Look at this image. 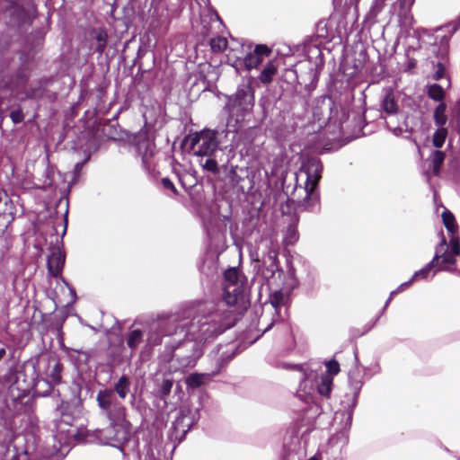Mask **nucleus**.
Wrapping results in <instances>:
<instances>
[{"instance_id":"f257e3e1","label":"nucleus","mask_w":460,"mask_h":460,"mask_svg":"<svg viewBox=\"0 0 460 460\" xmlns=\"http://www.w3.org/2000/svg\"><path fill=\"white\" fill-rule=\"evenodd\" d=\"M240 315L237 309L219 301H207L194 309L159 314L148 326L147 344L164 345V359H175L180 367H194L202 346L232 328Z\"/></svg>"},{"instance_id":"f03ea898","label":"nucleus","mask_w":460,"mask_h":460,"mask_svg":"<svg viewBox=\"0 0 460 460\" xmlns=\"http://www.w3.org/2000/svg\"><path fill=\"white\" fill-rule=\"evenodd\" d=\"M323 164L317 157L303 161L299 172L282 180V189L288 199L307 211H314L319 203L318 183L322 178Z\"/></svg>"},{"instance_id":"7ed1b4c3","label":"nucleus","mask_w":460,"mask_h":460,"mask_svg":"<svg viewBox=\"0 0 460 460\" xmlns=\"http://www.w3.org/2000/svg\"><path fill=\"white\" fill-rule=\"evenodd\" d=\"M99 437L104 444L119 448L126 460H161L160 451L153 443L147 439L139 441L127 417L124 420L109 421V427Z\"/></svg>"},{"instance_id":"20e7f679","label":"nucleus","mask_w":460,"mask_h":460,"mask_svg":"<svg viewBox=\"0 0 460 460\" xmlns=\"http://www.w3.org/2000/svg\"><path fill=\"white\" fill-rule=\"evenodd\" d=\"M254 88L252 78L237 86L234 93L226 95L225 110L227 111V125L239 128L254 107Z\"/></svg>"},{"instance_id":"39448f33","label":"nucleus","mask_w":460,"mask_h":460,"mask_svg":"<svg viewBox=\"0 0 460 460\" xmlns=\"http://www.w3.org/2000/svg\"><path fill=\"white\" fill-rule=\"evenodd\" d=\"M458 255H460L459 240L452 238L447 244L446 238L442 236L440 243L436 247L433 259L422 269L417 270L411 278V281L427 279L435 267H438L439 270L455 271L454 265L456 257Z\"/></svg>"},{"instance_id":"423d86ee","label":"nucleus","mask_w":460,"mask_h":460,"mask_svg":"<svg viewBox=\"0 0 460 460\" xmlns=\"http://www.w3.org/2000/svg\"><path fill=\"white\" fill-rule=\"evenodd\" d=\"M208 401V395L201 394L198 397L196 402H191L187 406H182L169 429V439L181 443L189 430L199 420L201 417L200 411L206 408Z\"/></svg>"},{"instance_id":"0eeeda50","label":"nucleus","mask_w":460,"mask_h":460,"mask_svg":"<svg viewBox=\"0 0 460 460\" xmlns=\"http://www.w3.org/2000/svg\"><path fill=\"white\" fill-rule=\"evenodd\" d=\"M246 286L247 279L239 268L229 267L223 271V296L219 302L241 313L245 301Z\"/></svg>"},{"instance_id":"6e6552de","label":"nucleus","mask_w":460,"mask_h":460,"mask_svg":"<svg viewBox=\"0 0 460 460\" xmlns=\"http://www.w3.org/2000/svg\"><path fill=\"white\" fill-rule=\"evenodd\" d=\"M218 135L217 130L203 129L188 135L185 143L197 156L215 155L219 151Z\"/></svg>"},{"instance_id":"1a4fd4ad","label":"nucleus","mask_w":460,"mask_h":460,"mask_svg":"<svg viewBox=\"0 0 460 460\" xmlns=\"http://www.w3.org/2000/svg\"><path fill=\"white\" fill-rule=\"evenodd\" d=\"M96 402L100 415L108 421L124 420V417H127V408L113 394L111 388L100 389L96 394Z\"/></svg>"},{"instance_id":"9d476101","label":"nucleus","mask_w":460,"mask_h":460,"mask_svg":"<svg viewBox=\"0 0 460 460\" xmlns=\"http://www.w3.org/2000/svg\"><path fill=\"white\" fill-rule=\"evenodd\" d=\"M256 267H258V274L267 281L274 279L276 274L280 277L282 270L279 265L278 251L275 248L269 247L261 259L257 260Z\"/></svg>"},{"instance_id":"9b49d317","label":"nucleus","mask_w":460,"mask_h":460,"mask_svg":"<svg viewBox=\"0 0 460 460\" xmlns=\"http://www.w3.org/2000/svg\"><path fill=\"white\" fill-rule=\"evenodd\" d=\"M28 78L29 73L24 67L19 68L14 75H11L9 70L2 69L0 71V89L14 91L25 85Z\"/></svg>"},{"instance_id":"f8f14e48","label":"nucleus","mask_w":460,"mask_h":460,"mask_svg":"<svg viewBox=\"0 0 460 460\" xmlns=\"http://www.w3.org/2000/svg\"><path fill=\"white\" fill-rule=\"evenodd\" d=\"M136 152L141 157L143 167L151 172L154 169L155 144L147 137H140L136 143Z\"/></svg>"},{"instance_id":"ddd939ff","label":"nucleus","mask_w":460,"mask_h":460,"mask_svg":"<svg viewBox=\"0 0 460 460\" xmlns=\"http://www.w3.org/2000/svg\"><path fill=\"white\" fill-rule=\"evenodd\" d=\"M109 35L107 30L102 27H94L88 33L87 41L90 50H93L102 56L108 46Z\"/></svg>"},{"instance_id":"4468645a","label":"nucleus","mask_w":460,"mask_h":460,"mask_svg":"<svg viewBox=\"0 0 460 460\" xmlns=\"http://www.w3.org/2000/svg\"><path fill=\"white\" fill-rule=\"evenodd\" d=\"M157 317L155 318V320ZM155 321V319H152L151 321L147 322L145 325V330L140 329H133L129 331L126 336V342L127 346L130 349L132 352L136 351L139 345L146 342V349H153L154 347L148 346L147 344V332H148V326L149 324Z\"/></svg>"},{"instance_id":"2eb2a0df","label":"nucleus","mask_w":460,"mask_h":460,"mask_svg":"<svg viewBox=\"0 0 460 460\" xmlns=\"http://www.w3.org/2000/svg\"><path fill=\"white\" fill-rule=\"evenodd\" d=\"M270 52V49L267 45H256L253 51L248 53L243 59V64L246 69L251 70L252 68H257L262 62L263 58L268 57Z\"/></svg>"},{"instance_id":"dca6fc26","label":"nucleus","mask_w":460,"mask_h":460,"mask_svg":"<svg viewBox=\"0 0 460 460\" xmlns=\"http://www.w3.org/2000/svg\"><path fill=\"white\" fill-rule=\"evenodd\" d=\"M63 365L56 357H49L45 367L48 383L58 385L62 381Z\"/></svg>"},{"instance_id":"f3484780","label":"nucleus","mask_w":460,"mask_h":460,"mask_svg":"<svg viewBox=\"0 0 460 460\" xmlns=\"http://www.w3.org/2000/svg\"><path fill=\"white\" fill-rule=\"evenodd\" d=\"M219 373V368L209 373H192L186 376L185 384L188 389H197L203 385L209 383L212 378Z\"/></svg>"},{"instance_id":"a211bd4d","label":"nucleus","mask_w":460,"mask_h":460,"mask_svg":"<svg viewBox=\"0 0 460 460\" xmlns=\"http://www.w3.org/2000/svg\"><path fill=\"white\" fill-rule=\"evenodd\" d=\"M4 11L10 14V22L13 24H19L25 15V10L20 3V0H6Z\"/></svg>"},{"instance_id":"6ab92c4d","label":"nucleus","mask_w":460,"mask_h":460,"mask_svg":"<svg viewBox=\"0 0 460 460\" xmlns=\"http://www.w3.org/2000/svg\"><path fill=\"white\" fill-rule=\"evenodd\" d=\"M65 265V255L60 251H55L48 259V270L49 274L58 277Z\"/></svg>"},{"instance_id":"aec40b11","label":"nucleus","mask_w":460,"mask_h":460,"mask_svg":"<svg viewBox=\"0 0 460 460\" xmlns=\"http://www.w3.org/2000/svg\"><path fill=\"white\" fill-rule=\"evenodd\" d=\"M130 386L131 380L129 376L122 375L116 382H114L113 386L111 388L114 395L124 400L130 392Z\"/></svg>"},{"instance_id":"412c9836","label":"nucleus","mask_w":460,"mask_h":460,"mask_svg":"<svg viewBox=\"0 0 460 460\" xmlns=\"http://www.w3.org/2000/svg\"><path fill=\"white\" fill-rule=\"evenodd\" d=\"M16 215V208L13 200L4 193L0 194V217H6L8 222L14 220Z\"/></svg>"},{"instance_id":"4be33fe9","label":"nucleus","mask_w":460,"mask_h":460,"mask_svg":"<svg viewBox=\"0 0 460 460\" xmlns=\"http://www.w3.org/2000/svg\"><path fill=\"white\" fill-rule=\"evenodd\" d=\"M380 106L382 111L390 116L397 114L399 111V105L392 91L385 93L381 100Z\"/></svg>"},{"instance_id":"5701e85b","label":"nucleus","mask_w":460,"mask_h":460,"mask_svg":"<svg viewBox=\"0 0 460 460\" xmlns=\"http://www.w3.org/2000/svg\"><path fill=\"white\" fill-rule=\"evenodd\" d=\"M349 379L350 388L353 391V402L351 406L353 408L357 403V399L363 386L364 382L362 380L361 374L358 370L351 371L349 373Z\"/></svg>"},{"instance_id":"b1692460","label":"nucleus","mask_w":460,"mask_h":460,"mask_svg":"<svg viewBox=\"0 0 460 460\" xmlns=\"http://www.w3.org/2000/svg\"><path fill=\"white\" fill-rule=\"evenodd\" d=\"M421 117L418 113H407L404 116L402 125L404 127L405 133L411 135L417 128L420 127Z\"/></svg>"},{"instance_id":"393cba45","label":"nucleus","mask_w":460,"mask_h":460,"mask_svg":"<svg viewBox=\"0 0 460 460\" xmlns=\"http://www.w3.org/2000/svg\"><path fill=\"white\" fill-rule=\"evenodd\" d=\"M199 157V164L204 171L211 172L213 174H217L220 172L217 161V154H215V155H203Z\"/></svg>"},{"instance_id":"a878e982","label":"nucleus","mask_w":460,"mask_h":460,"mask_svg":"<svg viewBox=\"0 0 460 460\" xmlns=\"http://www.w3.org/2000/svg\"><path fill=\"white\" fill-rule=\"evenodd\" d=\"M448 62L447 56L442 54L437 61H432L434 73L432 78L436 81L442 79L446 75L447 65Z\"/></svg>"},{"instance_id":"bb28decb","label":"nucleus","mask_w":460,"mask_h":460,"mask_svg":"<svg viewBox=\"0 0 460 460\" xmlns=\"http://www.w3.org/2000/svg\"><path fill=\"white\" fill-rule=\"evenodd\" d=\"M447 103L439 102L433 111V119L437 127H445L447 122Z\"/></svg>"},{"instance_id":"cd10ccee","label":"nucleus","mask_w":460,"mask_h":460,"mask_svg":"<svg viewBox=\"0 0 460 460\" xmlns=\"http://www.w3.org/2000/svg\"><path fill=\"white\" fill-rule=\"evenodd\" d=\"M277 73V66L273 62H268L259 75V80L263 84H268L272 82L274 75Z\"/></svg>"},{"instance_id":"c85d7f7f","label":"nucleus","mask_w":460,"mask_h":460,"mask_svg":"<svg viewBox=\"0 0 460 460\" xmlns=\"http://www.w3.org/2000/svg\"><path fill=\"white\" fill-rule=\"evenodd\" d=\"M442 220L445 227L447 230L452 234V238H456L455 234L457 232V225L456 223L455 216L451 211L445 208V210L442 213ZM458 240V238L456 237Z\"/></svg>"},{"instance_id":"c756f323","label":"nucleus","mask_w":460,"mask_h":460,"mask_svg":"<svg viewBox=\"0 0 460 460\" xmlns=\"http://www.w3.org/2000/svg\"><path fill=\"white\" fill-rule=\"evenodd\" d=\"M386 9V0H374L367 14L368 20L376 21Z\"/></svg>"},{"instance_id":"7c9ffc66","label":"nucleus","mask_w":460,"mask_h":460,"mask_svg":"<svg viewBox=\"0 0 460 460\" xmlns=\"http://www.w3.org/2000/svg\"><path fill=\"white\" fill-rule=\"evenodd\" d=\"M427 95L435 102H444L446 95L444 88L438 84H431L427 85Z\"/></svg>"},{"instance_id":"2f4dec72","label":"nucleus","mask_w":460,"mask_h":460,"mask_svg":"<svg viewBox=\"0 0 460 460\" xmlns=\"http://www.w3.org/2000/svg\"><path fill=\"white\" fill-rule=\"evenodd\" d=\"M288 296L282 290H275L270 295V303L276 312L287 304Z\"/></svg>"},{"instance_id":"473e14b6","label":"nucleus","mask_w":460,"mask_h":460,"mask_svg":"<svg viewBox=\"0 0 460 460\" xmlns=\"http://www.w3.org/2000/svg\"><path fill=\"white\" fill-rule=\"evenodd\" d=\"M49 83V80H40L39 82V85L35 87H31L27 93L26 97L28 99L32 100H42L44 99V93L46 92L45 84Z\"/></svg>"},{"instance_id":"72a5a7b5","label":"nucleus","mask_w":460,"mask_h":460,"mask_svg":"<svg viewBox=\"0 0 460 460\" xmlns=\"http://www.w3.org/2000/svg\"><path fill=\"white\" fill-rule=\"evenodd\" d=\"M448 130L445 127H438L432 136V144L436 148H441L447 137Z\"/></svg>"},{"instance_id":"f704fd0d","label":"nucleus","mask_w":460,"mask_h":460,"mask_svg":"<svg viewBox=\"0 0 460 460\" xmlns=\"http://www.w3.org/2000/svg\"><path fill=\"white\" fill-rule=\"evenodd\" d=\"M332 378L330 376H323L317 385L318 393L323 396H329L332 391Z\"/></svg>"},{"instance_id":"c9c22d12","label":"nucleus","mask_w":460,"mask_h":460,"mask_svg":"<svg viewBox=\"0 0 460 460\" xmlns=\"http://www.w3.org/2000/svg\"><path fill=\"white\" fill-rule=\"evenodd\" d=\"M200 271L202 274L213 279L215 276L218 275L217 263L214 260H207L200 268Z\"/></svg>"},{"instance_id":"e433bc0d","label":"nucleus","mask_w":460,"mask_h":460,"mask_svg":"<svg viewBox=\"0 0 460 460\" xmlns=\"http://www.w3.org/2000/svg\"><path fill=\"white\" fill-rule=\"evenodd\" d=\"M445 158H446V155L443 151L436 150V151L432 152L431 163H432L433 172L435 174H438L439 172L441 165L443 164Z\"/></svg>"},{"instance_id":"4c0bfd02","label":"nucleus","mask_w":460,"mask_h":460,"mask_svg":"<svg viewBox=\"0 0 460 460\" xmlns=\"http://www.w3.org/2000/svg\"><path fill=\"white\" fill-rule=\"evenodd\" d=\"M172 386L173 381L169 378H164L157 389V394L159 398L162 400H165L167 396L170 394Z\"/></svg>"},{"instance_id":"58836bf2","label":"nucleus","mask_w":460,"mask_h":460,"mask_svg":"<svg viewBox=\"0 0 460 460\" xmlns=\"http://www.w3.org/2000/svg\"><path fill=\"white\" fill-rule=\"evenodd\" d=\"M210 47L213 52H222L227 47V40L225 37H216L210 40Z\"/></svg>"},{"instance_id":"ea45409f","label":"nucleus","mask_w":460,"mask_h":460,"mask_svg":"<svg viewBox=\"0 0 460 460\" xmlns=\"http://www.w3.org/2000/svg\"><path fill=\"white\" fill-rule=\"evenodd\" d=\"M10 118L14 124H19L22 122L24 119V113L22 111V109L19 107L15 110H13L10 112Z\"/></svg>"},{"instance_id":"a19ab883","label":"nucleus","mask_w":460,"mask_h":460,"mask_svg":"<svg viewBox=\"0 0 460 460\" xmlns=\"http://www.w3.org/2000/svg\"><path fill=\"white\" fill-rule=\"evenodd\" d=\"M220 349H226V350L222 352L221 357L218 360H220L221 362L225 361L226 363H227L233 358V349H228L227 346H220ZM220 365H222V363H220Z\"/></svg>"},{"instance_id":"79ce46f5","label":"nucleus","mask_w":460,"mask_h":460,"mask_svg":"<svg viewBox=\"0 0 460 460\" xmlns=\"http://www.w3.org/2000/svg\"><path fill=\"white\" fill-rule=\"evenodd\" d=\"M415 0H399L400 7L403 12L404 15H407L410 13L411 6L413 5Z\"/></svg>"},{"instance_id":"37998d69","label":"nucleus","mask_w":460,"mask_h":460,"mask_svg":"<svg viewBox=\"0 0 460 460\" xmlns=\"http://www.w3.org/2000/svg\"><path fill=\"white\" fill-rule=\"evenodd\" d=\"M326 367H327V371L332 375H336L340 371V366H339L338 362L335 360H331V361L327 362Z\"/></svg>"},{"instance_id":"c03bdc74","label":"nucleus","mask_w":460,"mask_h":460,"mask_svg":"<svg viewBox=\"0 0 460 460\" xmlns=\"http://www.w3.org/2000/svg\"><path fill=\"white\" fill-rule=\"evenodd\" d=\"M320 102H321L322 108H324L329 111V116H330L332 113V108L333 106V102H332V98L323 97V98H322Z\"/></svg>"},{"instance_id":"a18cd8bd","label":"nucleus","mask_w":460,"mask_h":460,"mask_svg":"<svg viewBox=\"0 0 460 460\" xmlns=\"http://www.w3.org/2000/svg\"><path fill=\"white\" fill-rule=\"evenodd\" d=\"M88 160H89V156H87L84 161L78 162L75 164L74 179H75L79 176L81 170L83 169V167L84 166V164L87 163Z\"/></svg>"},{"instance_id":"49530a36","label":"nucleus","mask_w":460,"mask_h":460,"mask_svg":"<svg viewBox=\"0 0 460 460\" xmlns=\"http://www.w3.org/2000/svg\"><path fill=\"white\" fill-rule=\"evenodd\" d=\"M162 185L164 189L172 190L173 193H176V188L172 181L169 178H163L162 179Z\"/></svg>"},{"instance_id":"de8ad7c7","label":"nucleus","mask_w":460,"mask_h":460,"mask_svg":"<svg viewBox=\"0 0 460 460\" xmlns=\"http://www.w3.org/2000/svg\"><path fill=\"white\" fill-rule=\"evenodd\" d=\"M298 236H297V233L296 231V229L294 227H291L289 226L288 229V234H287V239H288V242L290 243L296 242L297 240Z\"/></svg>"},{"instance_id":"09e8293b","label":"nucleus","mask_w":460,"mask_h":460,"mask_svg":"<svg viewBox=\"0 0 460 460\" xmlns=\"http://www.w3.org/2000/svg\"><path fill=\"white\" fill-rule=\"evenodd\" d=\"M387 128L389 130H391L393 132V134L396 137H399V136H402L403 133H405V130H404V127L403 125L402 124V126H398V127H394V128H392L388 123H387Z\"/></svg>"},{"instance_id":"8fccbe9b","label":"nucleus","mask_w":460,"mask_h":460,"mask_svg":"<svg viewBox=\"0 0 460 460\" xmlns=\"http://www.w3.org/2000/svg\"><path fill=\"white\" fill-rule=\"evenodd\" d=\"M392 298L391 297H388V299L385 301V305L380 313L379 315H377V317L375 319L374 323L366 330V332H368L376 323V322L378 321V319L380 318V316L385 313V311L386 310L388 305L390 304Z\"/></svg>"},{"instance_id":"3c124183","label":"nucleus","mask_w":460,"mask_h":460,"mask_svg":"<svg viewBox=\"0 0 460 460\" xmlns=\"http://www.w3.org/2000/svg\"><path fill=\"white\" fill-rule=\"evenodd\" d=\"M45 98L48 99L50 102H53L57 99V93L46 89V92L44 93V99Z\"/></svg>"},{"instance_id":"603ef678","label":"nucleus","mask_w":460,"mask_h":460,"mask_svg":"<svg viewBox=\"0 0 460 460\" xmlns=\"http://www.w3.org/2000/svg\"><path fill=\"white\" fill-rule=\"evenodd\" d=\"M452 112L456 115V117L460 119V99L456 102L455 106L452 109Z\"/></svg>"},{"instance_id":"864d4df0","label":"nucleus","mask_w":460,"mask_h":460,"mask_svg":"<svg viewBox=\"0 0 460 460\" xmlns=\"http://www.w3.org/2000/svg\"><path fill=\"white\" fill-rule=\"evenodd\" d=\"M283 367L287 368V369H293V370L302 371V367L300 365L284 363L283 364Z\"/></svg>"},{"instance_id":"5fc2aeb1","label":"nucleus","mask_w":460,"mask_h":460,"mask_svg":"<svg viewBox=\"0 0 460 460\" xmlns=\"http://www.w3.org/2000/svg\"><path fill=\"white\" fill-rule=\"evenodd\" d=\"M7 357V350L5 346L0 347V362L4 361Z\"/></svg>"},{"instance_id":"6e6d98bb","label":"nucleus","mask_w":460,"mask_h":460,"mask_svg":"<svg viewBox=\"0 0 460 460\" xmlns=\"http://www.w3.org/2000/svg\"><path fill=\"white\" fill-rule=\"evenodd\" d=\"M66 286L68 287V288H69V292H70V295H71V296H72L73 301H75V300L76 299V293H75V288H72V287H70V286H68V284H67V283H66Z\"/></svg>"},{"instance_id":"4d7b16f0","label":"nucleus","mask_w":460,"mask_h":460,"mask_svg":"<svg viewBox=\"0 0 460 460\" xmlns=\"http://www.w3.org/2000/svg\"><path fill=\"white\" fill-rule=\"evenodd\" d=\"M411 282H412V281H411V279H410V280H408V281H406V282H404V283H402V284L398 287L397 291H400V290H402V289L406 288L407 287H409V285H410Z\"/></svg>"},{"instance_id":"13d9d810","label":"nucleus","mask_w":460,"mask_h":460,"mask_svg":"<svg viewBox=\"0 0 460 460\" xmlns=\"http://www.w3.org/2000/svg\"><path fill=\"white\" fill-rule=\"evenodd\" d=\"M321 458H322L321 454L320 453H316V454H314L313 456H311L307 460H321Z\"/></svg>"},{"instance_id":"bf43d9fd","label":"nucleus","mask_w":460,"mask_h":460,"mask_svg":"<svg viewBox=\"0 0 460 460\" xmlns=\"http://www.w3.org/2000/svg\"><path fill=\"white\" fill-rule=\"evenodd\" d=\"M351 420H352V409L349 411L348 421H349V423H350Z\"/></svg>"},{"instance_id":"052dcab7","label":"nucleus","mask_w":460,"mask_h":460,"mask_svg":"<svg viewBox=\"0 0 460 460\" xmlns=\"http://www.w3.org/2000/svg\"><path fill=\"white\" fill-rule=\"evenodd\" d=\"M397 292H398V291H397V289H395V290L392 291V292L390 293L389 297H391V298L393 299V297L394 296V295H395V294H397Z\"/></svg>"},{"instance_id":"680f3d73","label":"nucleus","mask_w":460,"mask_h":460,"mask_svg":"<svg viewBox=\"0 0 460 460\" xmlns=\"http://www.w3.org/2000/svg\"><path fill=\"white\" fill-rule=\"evenodd\" d=\"M272 324H273L272 323L268 324V326L264 329L263 332H266L267 331H269L271 328Z\"/></svg>"},{"instance_id":"e2e57ef3","label":"nucleus","mask_w":460,"mask_h":460,"mask_svg":"<svg viewBox=\"0 0 460 460\" xmlns=\"http://www.w3.org/2000/svg\"><path fill=\"white\" fill-rule=\"evenodd\" d=\"M415 66V63L414 62H411L409 64V68H411V67H414Z\"/></svg>"},{"instance_id":"0e129e2a","label":"nucleus","mask_w":460,"mask_h":460,"mask_svg":"<svg viewBox=\"0 0 460 460\" xmlns=\"http://www.w3.org/2000/svg\"><path fill=\"white\" fill-rule=\"evenodd\" d=\"M135 398H136L135 394H132V395H131V403H132V404H133V402H134V401H135Z\"/></svg>"},{"instance_id":"69168bd1","label":"nucleus","mask_w":460,"mask_h":460,"mask_svg":"<svg viewBox=\"0 0 460 460\" xmlns=\"http://www.w3.org/2000/svg\"><path fill=\"white\" fill-rule=\"evenodd\" d=\"M207 234H208V236L209 238H212V237H211L210 231H209L208 229H207Z\"/></svg>"},{"instance_id":"338daca9","label":"nucleus","mask_w":460,"mask_h":460,"mask_svg":"<svg viewBox=\"0 0 460 460\" xmlns=\"http://www.w3.org/2000/svg\"><path fill=\"white\" fill-rule=\"evenodd\" d=\"M141 51H142V49H141V48H140V49H138V51H137V56H138V57H140V55H141Z\"/></svg>"}]
</instances>
